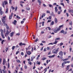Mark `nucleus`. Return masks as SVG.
<instances>
[{"instance_id":"obj_1","label":"nucleus","mask_w":73,"mask_h":73,"mask_svg":"<svg viewBox=\"0 0 73 73\" xmlns=\"http://www.w3.org/2000/svg\"><path fill=\"white\" fill-rule=\"evenodd\" d=\"M5 17H3V19H2V21L3 22V24L4 25H6L7 24L5 23Z\"/></svg>"},{"instance_id":"obj_2","label":"nucleus","mask_w":73,"mask_h":73,"mask_svg":"<svg viewBox=\"0 0 73 73\" xmlns=\"http://www.w3.org/2000/svg\"><path fill=\"white\" fill-rule=\"evenodd\" d=\"M71 58V56H68V58H66V59H64L63 60V59H62L61 60V61H67V60H68V59L69 58Z\"/></svg>"},{"instance_id":"obj_3","label":"nucleus","mask_w":73,"mask_h":73,"mask_svg":"<svg viewBox=\"0 0 73 73\" xmlns=\"http://www.w3.org/2000/svg\"><path fill=\"white\" fill-rule=\"evenodd\" d=\"M67 64V61H64L63 62V63H62V65L63 68H64V66H65V64Z\"/></svg>"},{"instance_id":"obj_4","label":"nucleus","mask_w":73,"mask_h":73,"mask_svg":"<svg viewBox=\"0 0 73 73\" xmlns=\"http://www.w3.org/2000/svg\"><path fill=\"white\" fill-rule=\"evenodd\" d=\"M60 31V29L57 28L56 30V29L54 30V33H57V31Z\"/></svg>"},{"instance_id":"obj_5","label":"nucleus","mask_w":73,"mask_h":73,"mask_svg":"<svg viewBox=\"0 0 73 73\" xmlns=\"http://www.w3.org/2000/svg\"><path fill=\"white\" fill-rule=\"evenodd\" d=\"M36 58V56H33L31 57V61H33V59Z\"/></svg>"},{"instance_id":"obj_6","label":"nucleus","mask_w":73,"mask_h":73,"mask_svg":"<svg viewBox=\"0 0 73 73\" xmlns=\"http://www.w3.org/2000/svg\"><path fill=\"white\" fill-rule=\"evenodd\" d=\"M2 71H3V73H7V71H6V70H5V71L4 70H3ZM0 72L1 73H3L2 70H1L0 68Z\"/></svg>"},{"instance_id":"obj_7","label":"nucleus","mask_w":73,"mask_h":73,"mask_svg":"<svg viewBox=\"0 0 73 73\" xmlns=\"http://www.w3.org/2000/svg\"><path fill=\"white\" fill-rule=\"evenodd\" d=\"M59 54L61 56H63V52H62V51H60L59 53Z\"/></svg>"},{"instance_id":"obj_8","label":"nucleus","mask_w":73,"mask_h":73,"mask_svg":"<svg viewBox=\"0 0 73 73\" xmlns=\"http://www.w3.org/2000/svg\"><path fill=\"white\" fill-rule=\"evenodd\" d=\"M11 32V31H9L8 30H7L6 31V33L5 35L6 36V35H9V33H10V32Z\"/></svg>"},{"instance_id":"obj_9","label":"nucleus","mask_w":73,"mask_h":73,"mask_svg":"<svg viewBox=\"0 0 73 73\" xmlns=\"http://www.w3.org/2000/svg\"><path fill=\"white\" fill-rule=\"evenodd\" d=\"M13 13H11V15L9 16V19H12V16H13Z\"/></svg>"},{"instance_id":"obj_10","label":"nucleus","mask_w":73,"mask_h":73,"mask_svg":"<svg viewBox=\"0 0 73 73\" xmlns=\"http://www.w3.org/2000/svg\"><path fill=\"white\" fill-rule=\"evenodd\" d=\"M54 21L55 24H57V23L58 22V20L56 18H55Z\"/></svg>"},{"instance_id":"obj_11","label":"nucleus","mask_w":73,"mask_h":73,"mask_svg":"<svg viewBox=\"0 0 73 73\" xmlns=\"http://www.w3.org/2000/svg\"><path fill=\"white\" fill-rule=\"evenodd\" d=\"M55 12L56 13H57L58 12V9H57V7H55Z\"/></svg>"},{"instance_id":"obj_12","label":"nucleus","mask_w":73,"mask_h":73,"mask_svg":"<svg viewBox=\"0 0 73 73\" xmlns=\"http://www.w3.org/2000/svg\"><path fill=\"white\" fill-rule=\"evenodd\" d=\"M22 3H24V2L21 1L20 2V5H21V7H23V5Z\"/></svg>"},{"instance_id":"obj_13","label":"nucleus","mask_w":73,"mask_h":73,"mask_svg":"<svg viewBox=\"0 0 73 73\" xmlns=\"http://www.w3.org/2000/svg\"><path fill=\"white\" fill-rule=\"evenodd\" d=\"M40 64H41V62H39L38 61H37L36 62V64L37 65H40Z\"/></svg>"},{"instance_id":"obj_14","label":"nucleus","mask_w":73,"mask_h":73,"mask_svg":"<svg viewBox=\"0 0 73 73\" xmlns=\"http://www.w3.org/2000/svg\"><path fill=\"white\" fill-rule=\"evenodd\" d=\"M69 67H70V65H68L67 66V68H66V70H69Z\"/></svg>"},{"instance_id":"obj_15","label":"nucleus","mask_w":73,"mask_h":73,"mask_svg":"<svg viewBox=\"0 0 73 73\" xmlns=\"http://www.w3.org/2000/svg\"><path fill=\"white\" fill-rule=\"evenodd\" d=\"M14 34V33L13 32H12L10 34V35L11 37H12Z\"/></svg>"},{"instance_id":"obj_16","label":"nucleus","mask_w":73,"mask_h":73,"mask_svg":"<svg viewBox=\"0 0 73 73\" xmlns=\"http://www.w3.org/2000/svg\"><path fill=\"white\" fill-rule=\"evenodd\" d=\"M38 2L39 3V5H41V0H37Z\"/></svg>"},{"instance_id":"obj_17","label":"nucleus","mask_w":73,"mask_h":73,"mask_svg":"<svg viewBox=\"0 0 73 73\" xmlns=\"http://www.w3.org/2000/svg\"><path fill=\"white\" fill-rule=\"evenodd\" d=\"M63 27H64L63 25H60L59 26V28H58V29H60H60H61V28H62Z\"/></svg>"},{"instance_id":"obj_18","label":"nucleus","mask_w":73,"mask_h":73,"mask_svg":"<svg viewBox=\"0 0 73 73\" xmlns=\"http://www.w3.org/2000/svg\"><path fill=\"white\" fill-rule=\"evenodd\" d=\"M57 51H58L57 50V51L56 50L55 51H53L52 53H54V54H57V53H58V52Z\"/></svg>"},{"instance_id":"obj_19","label":"nucleus","mask_w":73,"mask_h":73,"mask_svg":"<svg viewBox=\"0 0 73 73\" xmlns=\"http://www.w3.org/2000/svg\"><path fill=\"white\" fill-rule=\"evenodd\" d=\"M3 3L5 4V5H7V4H8V2L7 1H4Z\"/></svg>"},{"instance_id":"obj_20","label":"nucleus","mask_w":73,"mask_h":73,"mask_svg":"<svg viewBox=\"0 0 73 73\" xmlns=\"http://www.w3.org/2000/svg\"><path fill=\"white\" fill-rule=\"evenodd\" d=\"M47 28H48V30H49V31H50V29H51V28H50V27H46V30H48V29H47Z\"/></svg>"},{"instance_id":"obj_21","label":"nucleus","mask_w":73,"mask_h":73,"mask_svg":"<svg viewBox=\"0 0 73 73\" xmlns=\"http://www.w3.org/2000/svg\"><path fill=\"white\" fill-rule=\"evenodd\" d=\"M27 54H28V55H30V54H31V51H28V52H27Z\"/></svg>"},{"instance_id":"obj_22","label":"nucleus","mask_w":73,"mask_h":73,"mask_svg":"<svg viewBox=\"0 0 73 73\" xmlns=\"http://www.w3.org/2000/svg\"><path fill=\"white\" fill-rule=\"evenodd\" d=\"M54 21H52L50 24V25H54Z\"/></svg>"},{"instance_id":"obj_23","label":"nucleus","mask_w":73,"mask_h":73,"mask_svg":"<svg viewBox=\"0 0 73 73\" xmlns=\"http://www.w3.org/2000/svg\"><path fill=\"white\" fill-rule=\"evenodd\" d=\"M55 56V55H52V56H49L48 57L50 58H52V57H54Z\"/></svg>"},{"instance_id":"obj_24","label":"nucleus","mask_w":73,"mask_h":73,"mask_svg":"<svg viewBox=\"0 0 73 73\" xmlns=\"http://www.w3.org/2000/svg\"><path fill=\"white\" fill-rule=\"evenodd\" d=\"M57 42H58V41H57V40H55V42H54L53 43V44H57Z\"/></svg>"},{"instance_id":"obj_25","label":"nucleus","mask_w":73,"mask_h":73,"mask_svg":"<svg viewBox=\"0 0 73 73\" xmlns=\"http://www.w3.org/2000/svg\"><path fill=\"white\" fill-rule=\"evenodd\" d=\"M2 5L3 8H5V5H4V2H3L2 3Z\"/></svg>"},{"instance_id":"obj_26","label":"nucleus","mask_w":73,"mask_h":73,"mask_svg":"<svg viewBox=\"0 0 73 73\" xmlns=\"http://www.w3.org/2000/svg\"><path fill=\"white\" fill-rule=\"evenodd\" d=\"M69 25H72V21H70L69 23Z\"/></svg>"},{"instance_id":"obj_27","label":"nucleus","mask_w":73,"mask_h":73,"mask_svg":"<svg viewBox=\"0 0 73 73\" xmlns=\"http://www.w3.org/2000/svg\"><path fill=\"white\" fill-rule=\"evenodd\" d=\"M63 44H63V43H60V44H58V45H60V46H62V45H63Z\"/></svg>"},{"instance_id":"obj_28","label":"nucleus","mask_w":73,"mask_h":73,"mask_svg":"<svg viewBox=\"0 0 73 73\" xmlns=\"http://www.w3.org/2000/svg\"><path fill=\"white\" fill-rule=\"evenodd\" d=\"M60 38H55V40H60Z\"/></svg>"},{"instance_id":"obj_29","label":"nucleus","mask_w":73,"mask_h":73,"mask_svg":"<svg viewBox=\"0 0 73 73\" xmlns=\"http://www.w3.org/2000/svg\"><path fill=\"white\" fill-rule=\"evenodd\" d=\"M8 12V8H7L6 11H5V13H7Z\"/></svg>"},{"instance_id":"obj_30","label":"nucleus","mask_w":73,"mask_h":73,"mask_svg":"<svg viewBox=\"0 0 73 73\" xmlns=\"http://www.w3.org/2000/svg\"><path fill=\"white\" fill-rule=\"evenodd\" d=\"M67 34V31H64L63 33L64 35H66Z\"/></svg>"},{"instance_id":"obj_31","label":"nucleus","mask_w":73,"mask_h":73,"mask_svg":"<svg viewBox=\"0 0 73 73\" xmlns=\"http://www.w3.org/2000/svg\"><path fill=\"white\" fill-rule=\"evenodd\" d=\"M64 31L63 30H62L61 31H60V33H64Z\"/></svg>"},{"instance_id":"obj_32","label":"nucleus","mask_w":73,"mask_h":73,"mask_svg":"<svg viewBox=\"0 0 73 73\" xmlns=\"http://www.w3.org/2000/svg\"><path fill=\"white\" fill-rule=\"evenodd\" d=\"M3 13V11H0V14L1 15H2Z\"/></svg>"},{"instance_id":"obj_33","label":"nucleus","mask_w":73,"mask_h":73,"mask_svg":"<svg viewBox=\"0 0 73 73\" xmlns=\"http://www.w3.org/2000/svg\"><path fill=\"white\" fill-rule=\"evenodd\" d=\"M12 0H9V3L10 4H12Z\"/></svg>"},{"instance_id":"obj_34","label":"nucleus","mask_w":73,"mask_h":73,"mask_svg":"<svg viewBox=\"0 0 73 73\" xmlns=\"http://www.w3.org/2000/svg\"><path fill=\"white\" fill-rule=\"evenodd\" d=\"M42 26H44V23H45V21H43L42 22Z\"/></svg>"},{"instance_id":"obj_35","label":"nucleus","mask_w":73,"mask_h":73,"mask_svg":"<svg viewBox=\"0 0 73 73\" xmlns=\"http://www.w3.org/2000/svg\"><path fill=\"white\" fill-rule=\"evenodd\" d=\"M34 65L35 66L33 67V69H35V68H36V67L35 66V65H36V63H34Z\"/></svg>"},{"instance_id":"obj_36","label":"nucleus","mask_w":73,"mask_h":73,"mask_svg":"<svg viewBox=\"0 0 73 73\" xmlns=\"http://www.w3.org/2000/svg\"><path fill=\"white\" fill-rule=\"evenodd\" d=\"M16 61H17V62H18V63H19V62H21L20 60H16Z\"/></svg>"},{"instance_id":"obj_37","label":"nucleus","mask_w":73,"mask_h":73,"mask_svg":"<svg viewBox=\"0 0 73 73\" xmlns=\"http://www.w3.org/2000/svg\"><path fill=\"white\" fill-rule=\"evenodd\" d=\"M28 63L29 64H30V65H32V62H31L29 61L28 62Z\"/></svg>"},{"instance_id":"obj_38","label":"nucleus","mask_w":73,"mask_h":73,"mask_svg":"<svg viewBox=\"0 0 73 73\" xmlns=\"http://www.w3.org/2000/svg\"><path fill=\"white\" fill-rule=\"evenodd\" d=\"M25 21H21V24H24V23Z\"/></svg>"},{"instance_id":"obj_39","label":"nucleus","mask_w":73,"mask_h":73,"mask_svg":"<svg viewBox=\"0 0 73 73\" xmlns=\"http://www.w3.org/2000/svg\"><path fill=\"white\" fill-rule=\"evenodd\" d=\"M11 8L12 9L13 11V10H14V9H15V7H13L12 6H11Z\"/></svg>"},{"instance_id":"obj_40","label":"nucleus","mask_w":73,"mask_h":73,"mask_svg":"<svg viewBox=\"0 0 73 73\" xmlns=\"http://www.w3.org/2000/svg\"><path fill=\"white\" fill-rule=\"evenodd\" d=\"M6 29H7V30H8V29H9V26H7L6 27Z\"/></svg>"},{"instance_id":"obj_41","label":"nucleus","mask_w":73,"mask_h":73,"mask_svg":"<svg viewBox=\"0 0 73 73\" xmlns=\"http://www.w3.org/2000/svg\"><path fill=\"white\" fill-rule=\"evenodd\" d=\"M26 9L27 10V11H29V10H30V8L29 7H27L26 8Z\"/></svg>"},{"instance_id":"obj_42","label":"nucleus","mask_w":73,"mask_h":73,"mask_svg":"<svg viewBox=\"0 0 73 73\" xmlns=\"http://www.w3.org/2000/svg\"><path fill=\"white\" fill-rule=\"evenodd\" d=\"M42 60H45L46 59V58L45 57H44V58H42Z\"/></svg>"},{"instance_id":"obj_43","label":"nucleus","mask_w":73,"mask_h":73,"mask_svg":"<svg viewBox=\"0 0 73 73\" xmlns=\"http://www.w3.org/2000/svg\"><path fill=\"white\" fill-rule=\"evenodd\" d=\"M3 67L4 68V69H3V70H4L5 71V69H6V67H5V66H4Z\"/></svg>"},{"instance_id":"obj_44","label":"nucleus","mask_w":73,"mask_h":73,"mask_svg":"<svg viewBox=\"0 0 73 73\" xmlns=\"http://www.w3.org/2000/svg\"><path fill=\"white\" fill-rule=\"evenodd\" d=\"M43 17H44V16H43V15H42V16L40 17V19L41 20V19H42V18H43Z\"/></svg>"},{"instance_id":"obj_45","label":"nucleus","mask_w":73,"mask_h":73,"mask_svg":"<svg viewBox=\"0 0 73 73\" xmlns=\"http://www.w3.org/2000/svg\"><path fill=\"white\" fill-rule=\"evenodd\" d=\"M15 46H13L12 47V50H14L15 49Z\"/></svg>"},{"instance_id":"obj_46","label":"nucleus","mask_w":73,"mask_h":73,"mask_svg":"<svg viewBox=\"0 0 73 73\" xmlns=\"http://www.w3.org/2000/svg\"><path fill=\"white\" fill-rule=\"evenodd\" d=\"M60 5H63V7H64V3H60Z\"/></svg>"},{"instance_id":"obj_47","label":"nucleus","mask_w":73,"mask_h":73,"mask_svg":"<svg viewBox=\"0 0 73 73\" xmlns=\"http://www.w3.org/2000/svg\"><path fill=\"white\" fill-rule=\"evenodd\" d=\"M38 41V38H37L35 40V42H37Z\"/></svg>"},{"instance_id":"obj_48","label":"nucleus","mask_w":73,"mask_h":73,"mask_svg":"<svg viewBox=\"0 0 73 73\" xmlns=\"http://www.w3.org/2000/svg\"><path fill=\"white\" fill-rule=\"evenodd\" d=\"M19 45H20V46H23V43H22V42H20L19 43Z\"/></svg>"},{"instance_id":"obj_49","label":"nucleus","mask_w":73,"mask_h":73,"mask_svg":"<svg viewBox=\"0 0 73 73\" xmlns=\"http://www.w3.org/2000/svg\"><path fill=\"white\" fill-rule=\"evenodd\" d=\"M17 19H20V17L19 16L17 15Z\"/></svg>"},{"instance_id":"obj_50","label":"nucleus","mask_w":73,"mask_h":73,"mask_svg":"<svg viewBox=\"0 0 73 73\" xmlns=\"http://www.w3.org/2000/svg\"><path fill=\"white\" fill-rule=\"evenodd\" d=\"M44 72H46V71H47V68H45L44 69Z\"/></svg>"},{"instance_id":"obj_51","label":"nucleus","mask_w":73,"mask_h":73,"mask_svg":"<svg viewBox=\"0 0 73 73\" xmlns=\"http://www.w3.org/2000/svg\"><path fill=\"white\" fill-rule=\"evenodd\" d=\"M18 53H19V51H17L16 52V54L17 55V54Z\"/></svg>"},{"instance_id":"obj_52","label":"nucleus","mask_w":73,"mask_h":73,"mask_svg":"<svg viewBox=\"0 0 73 73\" xmlns=\"http://www.w3.org/2000/svg\"><path fill=\"white\" fill-rule=\"evenodd\" d=\"M63 53L64 54V55L65 56V55H66V52H64Z\"/></svg>"},{"instance_id":"obj_53","label":"nucleus","mask_w":73,"mask_h":73,"mask_svg":"<svg viewBox=\"0 0 73 73\" xmlns=\"http://www.w3.org/2000/svg\"><path fill=\"white\" fill-rule=\"evenodd\" d=\"M21 55L22 56H24V53H23V52H21Z\"/></svg>"},{"instance_id":"obj_54","label":"nucleus","mask_w":73,"mask_h":73,"mask_svg":"<svg viewBox=\"0 0 73 73\" xmlns=\"http://www.w3.org/2000/svg\"><path fill=\"white\" fill-rule=\"evenodd\" d=\"M49 20H51V19H52V17L50 16L49 17Z\"/></svg>"},{"instance_id":"obj_55","label":"nucleus","mask_w":73,"mask_h":73,"mask_svg":"<svg viewBox=\"0 0 73 73\" xmlns=\"http://www.w3.org/2000/svg\"><path fill=\"white\" fill-rule=\"evenodd\" d=\"M4 40H3L1 42V44H3L4 43H3V42H4Z\"/></svg>"},{"instance_id":"obj_56","label":"nucleus","mask_w":73,"mask_h":73,"mask_svg":"<svg viewBox=\"0 0 73 73\" xmlns=\"http://www.w3.org/2000/svg\"><path fill=\"white\" fill-rule=\"evenodd\" d=\"M25 69H27V66L26 65H25L24 66Z\"/></svg>"},{"instance_id":"obj_57","label":"nucleus","mask_w":73,"mask_h":73,"mask_svg":"<svg viewBox=\"0 0 73 73\" xmlns=\"http://www.w3.org/2000/svg\"><path fill=\"white\" fill-rule=\"evenodd\" d=\"M8 50V48H6L5 49L6 52H7V50Z\"/></svg>"},{"instance_id":"obj_58","label":"nucleus","mask_w":73,"mask_h":73,"mask_svg":"<svg viewBox=\"0 0 73 73\" xmlns=\"http://www.w3.org/2000/svg\"><path fill=\"white\" fill-rule=\"evenodd\" d=\"M15 11H17V7L16 6L15 7Z\"/></svg>"},{"instance_id":"obj_59","label":"nucleus","mask_w":73,"mask_h":73,"mask_svg":"<svg viewBox=\"0 0 73 73\" xmlns=\"http://www.w3.org/2000/svg\"><path fill=\"white\" fill-rule=\"evenodd\" d=\"M0 31L1 32V33H3V30L1 29Z\"/></svg>"},{"instance_id":"obj_60","label":"nucleus","mask_w":73,"mask_h":73,"mask_svg":"<svg viewBox=\"0 0 73 73\" xmlns=\"http://www.w3.org/2000/svg\"><path fill=\"white\" fill-rule=\"evenodd\" d=\"M72 48H70V52H72Z\"/></svg>"},{"instance_id":"obj_61","label":"nucleus","mask_w":73,"mask_h":73,"mask_svg":"<svg viewBox=\"0 0 73 73\" xmlns=\"http://www.w3.org/2000/svg\"><path fill=\"white\" fill-rule=\"evenodd\" d=\"M60 59H62L63 58V57H62V56H60Z\"/></svg>"},{"instance_id":"obj_62","label":"nucleus","mask_w":73,"mask_h":73,"mask_svg":"<svg viewBox=\"0 0 73 73\" xmlns=\"http://www.w3.org/2000/svg\"><path fill=\"white\" fill-rule=\"evenodd\" d=\"M8 40H10V37H9V36H8Z\"/></svg>"},{"instance_id":"obj_63","label":"nucleus","mask_w":73,"mask_h":73,"mask_svg":"<svg viewBox=\"0 0 73 73\" xmlns=\"http://www.w3.org/2000/svg\"><path fill=\"white\" fill-rule=\"evenodd\" d=\"M49 7H53V6H52V5L49 4Z\"/></svg>"},{"instance_id":"obj_64","label":"nucleus","mask_w":73,"mask_h":73,"mask_svg":"<svg viewBox=\"0 0 73 73\" xmlns=\"http://www.w3.org/2000/svg\"><path fill=\"white\" fill-rule=\"evenodd\" d=\"M16 69L17 70H19V67L18 66L16 67Z\"/></svg>"}]
</instances>
